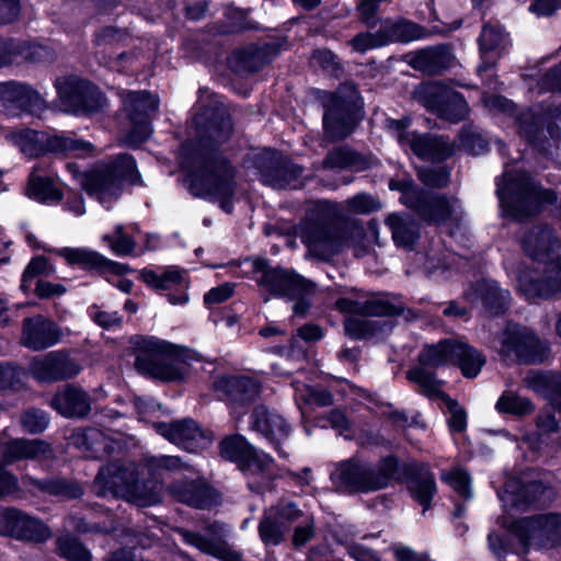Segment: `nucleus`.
Masks as SVG:
<instances>
[{
  "label": "nucleus",
  "mask_w": 561,
  "mask_h": 561,
  "mask_svg": "<svg viewBox=\"0 0 561 561\" xmlns=\"http://www.w3.org/2000/svg\"><path fill=\"white\" fill-rule=\"evenodd\" d=\"M194 140L181 145L180 167L188 193L209 203H218L226 214L233 211L237 170L220 147L233 131L229 111L221 104H208L194 116Z\"/></svg>",
  "instance_id": "nucleus-1"
},
{
  "label": "nucleus",
  "mask_w": 561,
  "mask_h": 561,
  "mask_svg": "<svg viewBox=\"0 0 561 561\" xmlns=\"http://www.w3.org/2000/svg\"><path fill=\"white\" fill-rule=\"evenodd\" d=\"M525 253L538 264L517 274V291L527 300L548 299L561 295V239L548 225L527 228L520 237Z\"/></svg>",
  "instance_id": "nucleus-2"
},
{
  "label": "nucleus",
  "mask_w": 561,
  "mask_h": 561,
  "mask_svg": "<svg viewBox=\"0 0 561 561\" xmlns=\"http://www.w3.org/2000/svg\"><path fill=\"white\" fill-rule=\"evenodd\" d=\"M128 343L135 355L136 369L164 382L183 381L185 371L176 364L198 360L194 350L154 335L134 334Z\"/></svg>",
  "instance_id": "nucleus-3"
},
{
  "label": "nucleus",
  "mask_w": 561,
  "mask_h": 561,
  "mask_svg": "<svg viewBox=\"0 0 561 561\" xmlns=\"http://www.w3.org/2000/svg\"><path fill=\"white\" fill-rule=\"evenodd\" d=\"M142 479L136 462L127 465L114 460L100 467L92 490L99 497H113L134 501L141 506H151L160 502L159 481Z\"/></svg>",
  "instance_id": "nucleus-4"
},
{
  "label": "nucleus",
  "mask_w": 561,
  "mask_h": 561,
  "mask_svg": "<svg viewBox=\"0 0 561 561\" xmlns=\"http://www.w3.org/2000/svg\"><path fill=\"white\" fill-rule=\"evenodd\" d=\"M496 194L505 213L523 219L537 213L541 206L552 204L557 195L552 190H543L526 172L505 170L497 182Z\"/></svg>",
  "instance_id": "nucleus-5"
},
{
  "label": "nucleus",
  "mask_w": 561,
  "mask_h": 561,
  "mask_svg": "<svg viewBox=\"0 0 561 561\" xmlns=\"http://www.w3.org/2000/svg\"><path fill=\"white\" fill-rule=\"evenodd\" d=\"M125 182L133 186L142 185L136 159L130 153H121L114 161L87 171L81 186L89 197L102 203L107 198H118Z\"/></svg>",
  "instance_id": "nucleus-6"
},
{
  "label": "nucleus",
  "mask_w": 561,
  "mask_h": 561,
  "mask_svg": "<svg viewBox=\"0 0 561 561\" xmlns=\"http://www.w3.org/2000/svg\"><path fill=\"white\" fill-rule=\"evenodd\" d=\"M389 188L401 192L400 201L425 220L435 224L447 221L458 224L462 219L461 204L455 196L428 195L416 187L411 179H392L389 182Z\"/></svg>",
  "instance_id": "nucleus-7"
},
{
  "label": "nucleus",
  "mask_w": 561,
  "mask_h": 561,
  "mask_svg": "<svg viewBox=\"0 0 561 561\" xmlns=\"http://www.w3.org/2000/svg\"><path fill=\"white\" fill-rule=\"evenodd\" d=\"M397 469L398 460L394 457H386L377 465L351 459L339 463L331 479L337 488L347 492H373L388 486Z\"/></svg>",
  "instance_id": "nucleus-8"
},
{
  "label": "nucleus",
  "mask_w": 561,
  "mask_h": 561,
  "mask_svg": "<svg viewBox=\"0 0 561 561\" xmlns=\"http://www.w3.org/2000/svg\"><path fill=\"white\" fill-rule=\"evenodd\" d=\"M21 151L30 158L48 153L61 158H87L94 152V145L88 140L67 135H49L46 131L24 128L15 134Z\"/></svg>",
  "instance_id": "nucleus-9"
},
{
  "label": "nucleus",
  "mask_w": 561,
  "mask_h": 561,
  "mask_svg": "<svg viewBox=\"0 0 561 561\" xmlns=\"http://www.w3.org/2000/svg\"><path fill=\"white\" fill-rule=\"evenodd\" d=\"M335 307L343 313L351 314L344 322L345 332L353 339L360 340L374 335L377 323L360 317H388L401 312V308L391 304L382 296L366 299L340 298Z\"/></svg>",
  "instance_id": "nucleus-10"
},
{
  "label": "nucleus",
  "mask_w": 561,
  "mask_h": 561,
  "mask_svg": "<svg viewBox=\"0 0 561 561\" xmlns=\"http://www.w3.org/2000/svg\"><path fill=\"white\" fill-rule=\"evenodd\" d=\"M182 47L196 61L216 71L228 69L240 78L245 77V46L227 54L222 37H182Z\"/></svg>",
  "instance_id": "nucleus-11"
},
{
  "label": "nucleus",
  "mask_w": 561,
  "mask_h": 561,
  "mask_svg": "<svg viewBox=\"0 0 561 561\" xmlns=\"http://www.w3.org/2000/svg\"><path fill=\"white\" fill-rule=\"evenodd\" d=\"M499 354L504 360L541 364L550 356V345L533 329L508 324L500 335Z\"/></svg>",
  "instance_id": "nucleus-12"
},
{
  "label": "nucleus",
  "mask_w": 561,
  "mask_h": 561,
  "mask_svg": "<svg viewBox=\"0 0 561 561\" xmlns=\"http://www.w3.org/2000/svg\"><path fill=\"white\" fill-rule=\"evenodd\" d=\"M25 241L33 250H43L46 253L58 255L65 259L69 266H79L83 271L100 276H124L133 272L128 264L110 260L100 252L88 248H50L38 241L32 232L25 236Z\"/></svg>",
  "instance_id": "nucleus-13"
},
{
  "label": "nucleus",
  "mask_w": 561,
  "mask_h": 561,
  "mask_svg": "<svg viewBox=\"0 0 561 561\" xmlns=\"http://www.w3.org/2000/svg\"><path fill=\"white\" fill-rule=\"evenodd\" d=\"M419 363L426 368L457 364L465 377L473 378L480 373L485 359L480 352L463 342L444 340L425 346L419 355Z\"/></svg>",
  "instance_id": "nucleus-14"
},
{
  "label": "nucleus",
  "mask_w": 561,
  "mask_h": 561,
  "mask_svg": "<svg viewBox=\"0 0 561 561\" xmlns=\"http://www.w3.org/2000/svg\"><path fill=\"white\" fill-rule=\"evenodd\" d=\"M409 118L387 119L386 126L404 149L426 161H443L456 152L455 144L444 136L409 131Z\"/></svg>",
  "instance_id": "nucleus-15"
},
{
  "label": "nucleus",
  "mask_w": 561,
  "mask_h": 561,
  "mask_svg": "<svg viewBox=\"0 0 561 561\" xmlns=\"http://www.w3.org/2000/svg\"><path fill=\"white\" fill-rule=\"evenodd\" d=\"M57 95L65 111L76 115H91L101 111L104 94L88 79L66 77L57 80Z\"/></svg>",
  "instance_id": "nucleus-16"
},
{
  "label": "nucleus",
  "mask_w": 561,
  "mask_h": 561,
  "mask_svg": "<svg viewBox=\"0 0 561 561\" xmlns=\"http://www.w3.org/2000/svg\"><path fill=\"white\" fill-rule=\"evenodd\" d=\"M522 543L529 547L561 548V514L543 513L514 523Z\"/></svg>",
  "instance_id": "nucleus-17"
},
{
  "label": "nucleus",
  "mask_w": 561,
  "mask_h": 561,
  "mask_svg": "<svg viewBox=\"0 0 561 561\" xmlns=\"http://www.w3.org/2000/svg\"><path fill=\"white\" fill-rule=\"evenodd\" d=\"M156 431L170 443L179 448L198 454L207 449L213 443V432L203 428L197 421L192 417H184L171 422H157Z\"/></svg>",
  "instance_id": "nucleus-18"
},
{
  "label": "nucleus",
  "mask_w": 561,
  "mask_h": 561,
  "mask_svg": "<svg viewBox=\"0 0 561 561\" xmlns=\"http://www.w3.org/2000/svg\"><path fill=\"white\" fill-rule=\"evenodd\" d=\"M50 39V37H48ZM58 57L54 42L16 41L0 37V69L13 64H53Z\"/></svg>",
  "instance_id": "nucleus-19"
},
{
  "label": "nucleus",
  "mask_w": 561,
  "mask_h": 561,
  "mask_svg": "<svg viewBox=\"0 0 561 561\" xmlns=\"http://www.w3.org/2000/svg\"><path fill=\"white\" fill-rule=\"evenodd\" d=\"M169 490L178 502L195 510H211L222 503L221 492L204 476L175 480Z\"/></svg>",
  "instance_id": "nucleus-20"
},
{
  "label": "nucleus",
  "mask_w": 561,
  "mask_h": 561,
  "mask_svg": "<svg viewBox=\"0 0 561 561\" xmlns=\"http://www.w3.org/2000/svg\"><path fill=\"white\" fill-rule=\"evenodd\" d=\"M186 271L179 266H169L161 274L145 267L139 273V279L156 291H167L164 297L173 306H183L188 301L187 289L190 280Z\"/></svg>",
  "instance_id": "nucleus-21"
},
{
  "label": "nucleus",
  "mask_w": 561,
  "mask_h": 561,
  "mask_svg": "<svg viewBox=\"0 0 561 561\" xmlns=\"http://www.w3.org/2000/svg\"><path fill=\"white\" fill-rule=\"evenodd\" d=\"M300 237L310 252L323 260L340 252L347 243L345 229L322 222L306 224Z\"/></svg>",
  "instance_id": "nucleus-22"
},
{
  "label": "nucleus",
  "mask_w": 561,
  "mask_h": 561,
  "mask_svg": "<svg viewBox=\"0 0 561 561\" xmlns=\"http://www.w3.org/2000/svg\"><path fill=\"white\" fill-rule=\"evenodd\" d=\"M61 339V327L48 317L35 314L22 321L21 344L30 351H45L57 345Z\"/></svg>",
  "instance_id": "nucleus-23"
},
{
  "label": "nucleus",
  "mask_w": 561,
  "mask_h": 561,
  "mask_svg": "<svg viewBox=\"0 0 561 561\" xmlns=\"http://www.w3.org/2000/svg\"><path fill=\"white\" fill-rule=\"evenodd\" d=\"M257 283L270 293L280 297L296 298L313 291V285L301 276L283 270H264L255 262Z\"/></svg>",
  "instance_id": "nucleus-24"
},
{
  "label": "nucleus",
  "mask_w": 561,
  "mask_h": 561,
  "mask_svg": "<svg viewBox=\"0 0 561 561\" xmlns=\"http://www.w3.org/2000/svg\"><path fill=\"white\" fill-rule=\"evenodd\" d=\"M30 371L37 381L51 383L76 377L80 373V366L67 351H55L41 359H33Z\"/></svg>",
  "instance_id": "nucleus-25"
},
{
  "label": "nucleus",
  "mask_w": 561,
  "mask_h": 561,
  "mask_svg": "<svg viewBox=\"0 0 561 561\" xmlns=\"http://www.w3.org/2000/svg\"><path fill=\"white\" fill-rule=\"evenodd\" d=\"M0 99L8 108L23 114L39 115L46 108V101L37 90L26 83L9 81L0 85Z\"/></svg>",
  "instance_id": "nucleus-26"
},
{
  "label": "nucleus",
  "mask_w": 561,
  "mask_h": 561,
  "mask_svg": "<svg viewBox=\"0 0 561 561\" xmlns=\"http://www.w3.org/2000/svg\"><path fill=\"white\" fill-rule=\"evenodd\" d=\"M50 407L66 419H83L91 412V397L81 387L66 383L54 393Z\"/></svg>",
  "instance_id": "nucleus-27"
},
{
  "label": "nucleus",
  "mask_w": 561,
  "mask_h": 561,
  "mask_svg": "<svg viewBox=\"0 0 561 561\" xmlns=\"http://www.w3.org/2000/svg\"><path fill=\"white\" fill-rule=\"evenodd\" d=\"M214 390L226 402L230 416L238 425L245 415V375H221L214 380Z\"/></svg>",
  "instance_id": "nucleus-28"
},
{
  "label": "nucleus",
  "mask_w": 561,
  "mask_h": 561,
  "mask_svg": "<svg viewBox=\"0 0 561 561\" xmlns=\"http://www.w3.org/2000/svg\"><path fill=\"white\" fill-rule=\"evenodd\" d=\"M413 96L419 103L435 114L438 113L445 100H449L456 106H458L457 110L459 112L458 114L454 115V117L459 116L463 110L462 95L439 82L420 84L415 88Z\"/></svg>",
  "instance_id": "nucleus-29"
},
{
  "label": "nucleus",
  "mask_w": 561,
  "mask_h": 561,
  "mask_svg": "<svg viewBox=\"0 0 561 561\" xmlns=\"http://www.w3.org/2000/svg\"><path fill=\"white\" fill-rule=\"evenodd\" d=\"M252 430L273 443H278L289 435L290 426L283 416L264 405L256 407L251 415Z\"/></svg>",
  "instance_id": "nucleus-30"
},
{
  "label": "nucleus",
  "mask_w": 561,
  "mask_h": 561,
  "mask_svg": "<svg viewBox=\"0 0 561 561\" xmlns=\"http://www.w3.org/2000/svg\"><path fill=\"white\" fill-rule=\"evenodd\" d=\"M408 490L412 497L423 506V511L431 507V502L437 492L434 474L425 466L411 467L408 478Z\"/></svg>",
  "instance_id": "nucleus-31"
},
{
  "label": "nucleus",
  "mask_w": 561,
  "mask_h": 561,
  "mask_svg": "<svg viewBox=\"0 0 561 561\" xmlns=\"http://www.w3.org/2000/svg\"><path fill=\"white\" fill-rule=\"evenodd\" d=\"M451 58L447 46H437L414 54L410 59V65L422 72L434 75L446 69L450 65Z\"/></svg>",
  "instance_id": "nucleus-32"
},
{
  "label": "nucleus",
  "mask_w": 561,
  "mask_h": 561,
  "mask_svg": "<svg viewBox=\"0 0 561 561\" xmlns=\"http://www.w3.org/2000/svg\"><path fill=\"white\" fill-rule=\"evenodd\" d=\"M301 167L294 164L284 158L273 159L268 165H265L262 169L264 182L277 188L290 185L301 175Z\"/></svg>",
  "instance_id": "nucleus-33"
},
{
  "label": "nucleus",
  "mask_w": 561,
  "mask_h": 561,
  "mask_svg": "<svg viewBox=\"0 0 561 561\" xmlns=\"http://www.w3.org/2000/svg\"><path fill=\"white\" fill-rule=\"evenodd\" d=\"M26 195L41 204H58L64 198L62 190L55 185L51 176L35 172L28 175Z\"/></svg>",
  "instance_id": "nucleus-34"
},
{
  "label": "nucleus",
  "mask_w": 561,
  "mask_h": 561,
  "mask_svg": "<svg viewBox=\"0 0 561 561\" xmlns=\"http://www.w3.org/2000/svg\"><path fill=\"white\" fill-rule=\"evenodd\" d=\"M476 293L484 308L492 314L504 313L510 305L511 293L495 280L483 279L477 284Z\"/></svg>",
  "instance_id": "nucleus-35"
},
{
  "label": "nucleus",
  "mask_w": 561,
  "mask_h": 561,
  "mask_svg": "<svg viewBox=\"0 0 561 561\" xmlns=\"http://www.w3.org/2000/svg\"><path fill=\"white\" fill-rule=\"evenodd\" d=\"M386 224L392 233L393 241L399 247L409 248L419 238V226L409 217L391 214L387 217Z\"/></svg>",
  "instance_id": "nucleus-36"
},
{
  "label": "nucleus",
  "mask_w": 561,
  "mask_h": 561,
  "mask_svg": "<svg viewBox=\"0 0 561 561\" xmlns=\"http://www.w3.org/2000/svg\"><path fill=\"white\" fill-rule=\"evenodd\" d=\"M69 444L94 457L103 449L104 434L101 430L93 426L78 427L71 432Z\"/></svg>",
  "instance_id": "nucleus-37"
},
{
  "label": "nucleus",
  "mask_w": 561,
  "mask_h": 561,
  "mask_svg": "<svg viewBox=\"0 0 561 561\" xmlns=\"http://www.w3.org/2000/svg\"><path fill=\"white\" fill-rule=\"evenodd\" d=\"M546 492L545 485L539 481H531L520 486L516 482L506 485L505 494L516 507L540 502Z\"/></svg>",
  "instance_id": "nucleus-38"
},
{
  "label": "nucleus",
  "mask_w": 561,
  "mask_h": 561,
  "mask_svg": "<svg viewBox=\"0 0 561 561\" xmlns=\"http://www.w3.org/2000/svg\"><path fill=\"white\" fill-rule=\"evenodd\" d=\"M219 455L222 459L233 462L238 469L245 474V436L231 434L225 436L218 445Z\"/></svg>",
  "instance_id": "nucleus-39"
},
{
  "label": "nucleus",
  "mask_w": 561,
  "mask_h": 561,
  "mask_svg": "<svg viewBox=\"0 0 561 561\" xmlns=\"http://www.w3.org/2000/svg\"><path fill=\"white\" fill-rule=\"evenodd\" d=\"M158 95L149 91L130 92L126 104L127 116L150 117L151 113L159 110Z\"/></svg>",
  "instance_id": "nucleus-40"
},
{
  "label": "nucleus",
  "mask_w": 561,
  "mask_h": 561,
  "mask_svg": "<svg viewBox=\"0 0 561 561\" xmlns=\"http://www.w3.org/2000/svg\"><path fill=\"white\" fill-rule=\"evenodd\" d=\"M426 367H415L407 371V378L419 386L420 391L431 399H440L448 397L442 390V382L435 378V375L428 373Z\"/></svg>",
  "instance_id": "nucleus-41"
},
{
  "label": "nucleus",
  "mask_w": 561,
  "mask_h": 561,
  "mask_svg": "<svg viewBox=\"0 0 561 561\" xmlns=\"http://www.w3.org/2000/svg\"><path fill=\"white\" fill-rule=\"evenodd\" d=\"M323 167L331 169L353 168L355 170H363L367 167V161L352 149L341 147L328 153L323 161Z\"/></svg>",
  "instance_id": "nucleus-42"
},
{
  "label": "nucleus",
  "mask_w": 561,
  "mask_h": 561,
  "mask_svg": "<svg viewBox=\"0 0 561 561\" xmlns=\"http://www.w3.org/2000/svg\"><path fill=\"white\" fill-rule=\"evenodd\" d=\"M526 388L550 399L552 392L558 390L561 385L559 375L540 371H529L523 379Z\"/></svg>",
  "instance_id": "nucleus-43"
},
{
  "label": "nucleus",
  "mask_w": 561,
  "mask_h": 561,
  "mask_svg": "<svg viewBox=\"0 0 561 561\" xmlns=\"http://www.w3.org/2000/svg\"><path fill=\"white\" fill-rule=\"evenodd\" d=\"M20 526L21 529L18 533L16 540L43 543L51 537L50 528L39 518L28 514Z\"/></svg>",
  "instance_id": "nucleus-44"
},
{
  "label": "nucleus",
  "mask_w": 561,
  "mask_h": 561,
  "mask_svg": "<svg viewBox=\"0 0 561 561\" xmlns=\"http://www.w3.org/2000/svg\"><path fill=\"white\" fill-rule=\"evenodd\" d=\"M102 240L107 243L116 256H130L136 249L135 239L125 232V227L122 224L114 227L113 233L104 234Z\"/></svg>",
  "instance_id": "nucleus-45"
},
{
  "label": "nucleus",
  "mask_w": 561,
  "mask_h": 561,
  "mask_svg": "<svg viewBox=\"0 0 561 561\" xmlns=\"http://www.w3.org/2000/svg\"><path fill=\"white\" fill-rule=\"evenodd\" d=\"M207 530L211 537H207L199 533L190 531L186 535V541L199 549L202 552L214 557V554L218 553V543L221 539L219 534L221 526L217 522H214L213 524L208 525Z\"/></svg>",
  "instance_id": "nucleus-46"
},
{
  "label": "nucleus",
  "mask_w": 561,
  "mask_h": 561,
  "mask_svg": "<svg viewBox=\"0 0 561 561\" xmlns=\"http://www.w3.org/2000/svg\"><path fill=\"white\" fill-rule=\"evenodd\" d=\"M207 530L211 537H207L199 533L190 531L186 535V541L199 549L202 552L214 557V554L218 553V543L221 539L219 534L221 526L217 522H214L213 524L208 525Z\"/></svg>",
  "instance_id": "nucleus-47"
},
{
  "label": "nucleus",
  "mask_w": 561,
  "mask_h": 561,
  "mask_svg": "<svg viewBox=\"0 0 561 561\" xmlns=\"http://www.w3.org/2000/svg\"><path fill=\"white\" fill-rule=\"evenodd\" d=\"M288 530L286 525L272 511L268 512L260 524V536L266 545L280 543Z\"/></svg>",
  "instance_id": "nucleus-48"
},
{
  "label": "nucleus",
  "mask_w": 561,
  "mask_h": 561,
  "mask_svg": "<svg viewBox=\"0 0 561 561\" xmlns=\"http://www.w3.org/2000/svg\"><path fill=\"white\" fill-rule=\"evenodd\" d=\"M274 460L264 451L257 450L248 445V473L261 474L262 480H270L273 477Z\"/></svg>",
  "instance_id": "nucleus-49"
},
{
  "label": "nucleus",
  "mask_w": 561,
  "mask_h": 561,
  "mask_svg": "<svg viewBox=\"0 0 561 561\" xmlns=\"http://www.w3.org/2000/svg\"><path fill=\"white\" fill-rule=\"evenodd\" d=\"M327 135L331 139H342L351 134L353 125L350 117L339 114L334 108H329L323 117Z\"/></svg>",
  "instance_id": "nucleus-50"
},
{
  "label": "nucleus",
  "mask_w": 561,
  "mask_h": 561,
  "mask_svg": "<svg viewBox=\"0 0 561 561\" xmlns=\"http://www.w3.org/2000/svg\"><path fill=\"white\" fill-rule=\"evenodd\" d=\"M59 556L68 561H91L92 554L77 537L59 538L57 541Z\"/></svg>",
  "instance_id": "nucleus-51"
},
{
  "label": "nucleus",
  "mask_w": 561,
  "mask_h": 561,
  "mask_svg": "<svg viewBox=\"0 0 561 561\" xmlns=\"http://www.w3.org/2000/svg\"><path fill=\"white\" fill-rule=\"evenodd\" d=\"M26 513L16 507H0V536L15 539Z\"/></svg>",
  "instance_id": "nucleus-52"
},
{
  "label": "nucleus",
  "mask_w": 561,
  "mask_h": 561,
  "mask_svg": "<svg viewBox=\"0 0 561 561\" xmlns=\"http://www.w3.org/2000/svg\"><path fill=\"white\" fill-rule=\"evenodd\" d=\"M130 122V129L126 135V142L137 148L145 144L151 136L153 129L150 117L127 116Z\"/></svg>",
  "instance_id": "nucleus-53"
},
{
  "label": "nucleus",
  "mask_w": 561,
  "mask_h": 561,
  "mask_svg": "<svg viewBox=\"0 0 561 561\" xmlns=\"http://www.w3.org/2000/svg\"><path fill=\"white\" fill-rule=\"evenodd\" d=\"M496 408L500 412L516 415H524L534 411V405L530 400L511 392L504 393L500 397Z\"/></svg>",
  "instance_id": "nucleus-54"
},
{
  "label": "nucleus",
  "mask_w": 561,
  "mask_h": 561,
  "mask_svg": "<svg viewBox=\"0 0 561 561\" xmlns=\"http://www.w3.org/2000/svg\"><path fill=\"white\" fill-rule=\"evenodd\" d=\"M440 479L450 485L461 497L470 499L472 496L470 486L471 480L465 470L460 468L444 470L440 474Z\"/></svg>",
  "instance_id": "nucleus-55"
},
{
  "label": "nucleus",
  "mask_w": 561,
  "mask_h": 561,
  "mask_svg": "<svg viewBox=\"0 0 561 561\" xmlns=\"http://www.w3.org/2000/svg\"><path fill=\"white\" fill-rule=\"evenodd\" d=\"M280 45L264 43L255 48L248 50V72L257 71L268 64L271 59L279 51Z\"/></svg>",
  "instance_id": "nucleus-56"
},
{
  "label": "nucleus",
  "mask_w": 561,
  "mask_h": 561,
  "mask_svg": "<svg viewBox=\"0 0 561 561\" xmlns=\"http://www.w3.org/2000/svg\"><path fill=\"white\" fill-rule=\"evenodd\" d=\"M21 424L25 433L41 434L48 427L49 416L44 410L31 408L23 412Z\"/></svg>",
  "instance_id": "nucleus-57"
},
{
  "label": "nucleus",
  "mask_w": 561,
  "mask_h": 561,
  "mask_svg": "<svg viewBox=\"0 0 561 561\" xmlns=\"http://www.w3.org/2000/svg\"><path fill=\"white\" fill-rule=\"evenodd\" d=\"M224 16L229 28L208 33L207 35H236V33H242L245 31V9L228 4L225 8Z\"/></svg>",
  "instance_id": "nucleus-58"
},
{
  "label": "nucleus",
  "mask_w": 561,
  "mask_h": 561,
  "mask_svg": "<svg viewBox=\"0 0 561 561\" xmlns=\"http://www.w3.org/2000/svg\"><path fill=\"white\" fill-rule=\"evenodd\" d=\"M42 490L50 495H64L69 499H78L82 494L77 483L59 478L45 480Z\"/></svg>",
  "instance_id": "nucleus-59"
},
{
  "label": "nucleus",
  "mask_w": 561,
  "mask_h": 561,
  "mask_svg": "<svg viewBox=\"0 0 561 561\" xmlns=\"http://www.w3.org/2000/svg\"><path fill=\"white\" fill-rule=\"evenodd\" d=\"M417 175L424 185L437 188L447 186L450 178L446 168H421Z\"/></svg>",
  "instance_id": "nucleus-60"
},
{
  "label": "nucleus",
  "mask_w": 561,
  "mask_h": 561,
  "mask_svg": "<svg viewBox=\"0 0 561 561\" xmlns=\"http://www.w3.org/2000/svg\"><path fill=\"white\" fill-rule=\"evenodd\" d=\"M383 35H419L416 24L404 18L387 19L382 23Z\"/></svg>",
  "instance_id": "nucleus-61"
},
{
  "label": "nucleus",
  "mask_w": 561,
  "mask_h": 561,
  "mask_svg": "<svg viewBox=\"0 0 561 561\" xmlns=\"http://www.w3.org/2000/svg\"><path fill=\"white\" fill-rule=\"evenodd\" d=\"M446 410L450 414L448 425L451 432H462L467 426V414L465 409L450 397H444L443 401Z\"/></svg>",
  "instance_id": "nucleus-62"
},
{
  "label": "nucleus",
  "mask_w": 561,
  "mask_h": 561,
  "mask_svg": "<svg viewBox=\"0 0 561 561\" xmlns=\"http://www.w3.org/2000/svg\"><path fill=\"white\" fill-rule=\"evenodd\" d=\"M88 314L96 325L104 330H111L113 328L121 327L123 323V318L118 314L117 311H103L100 310L96 305H92L88 308Z\"/></svg>",
  "instance_id": "nucleus-63"
},
{
  "label": "nucleus",
  "mask_w": 561,
  "mask_h": 561,
  "mask_svg": "<svg viewBox=\"0 0 561 561\" xmlns=\"http://www.w3.org/2000/svg\"><path fill=\"white\" fill-rule=\"evenodd\" d=\"M25 277H49L56 273L55 266L45 255L33 256L24 268Z\"/></svg>",
  "instance_id": "nucleus-64"
}]
</instances>
